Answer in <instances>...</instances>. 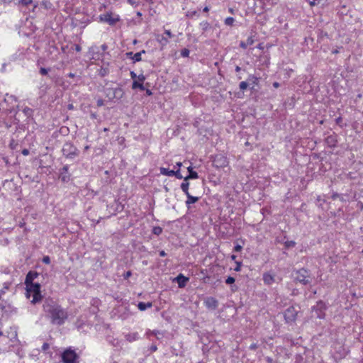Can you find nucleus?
Wrapping results in <instances>:
<instances>
[{
  "label": "nucleus",
  "instance_id": "f257e3e1",
  "mask_svg": "<svg viewBox=\"0 0 363 363\" xmlns=\"http://www.w3.org/2000/svg\"><path fill=\"white\" fill-rule=\"evenodd\" d=\"M39 277V274L34 271H30L28 273L26 277L24 284L26 286V297L31 299V303L35 304L42 300V295L40 292V285L38 282H34V280Z\"/></svg>",
  "mask_w": 363,
  "mask_h": 363
},
{
  "label": "nucleus",
  "instance_id": "f03ea898",
  "mask_svg": "<svg viewBox=\"0 0 363 363\" xmlns=\"http://www.w3.org/2000/svg\"><path fill=\"white\" fill-rule=\"evenodd\" d=\"M43 309L49 315L53 324L62 325L67 318V312L51 299L45 301Z\"/></svg>",
  "mask_w": 363,
  "mask_h": 363
},
{
  "label": "nucleus",
  "instance_id": "7ed1b4c3",
  "mask_svg": "<svg viewBox=\"0 0 363 363\" xmlns=\"http://www.w3.org/2000/svg\"><path fill=\"white\" fill-rule=\"evenodd\" d=\"M62 363H78L79 356L71 347L66 349L61 354Z\"/></svg>",
  "mask_w": 363,
  "mask_h": 363
},
{
  "label": "nucleus",
  "instance_id": "20e7f679",
  "mask_svg": "<svg viewBox=\"0 0 363 363\" xmlns=\"http://www.w3.org/2000/svg\"><path fill=\"white\" fill-rule=\"evenodd\" d=\"M79 150L71 143H66L62 148L63 155L67 158H74L79 155Z\"/></svg>",
  "mask_w": 363,
  "mask_h": 363
},
{
  "label": "nucleus",
  "instance_id": "39448f33",
  "mask_svg": "<svg viewBox=\"0 0 363 363\" xmlns=\"http://www.w3.org/2000/svg\"><path fill=\"white\" fill-rule=\"evenodd\" d=\"M99 18L100 21L107 23L110 26H113L120 21V16L112 12L101 14Z\"/></svg>",
  "mask_w": 363,
  "mask_h": 363
},
{
  "label": "nucleus",
  "instance_id": "423d86ee",
  "mask_svg": "<svg viewBox=\"0 0 363 363\" xmlns=\"http://www.w3.org/2000/svg\"><path fill=\"white\" fill-rule=\"evenodd\" d=\"M295 279L303 285L310 283L309 272L306 269L302 268L296 272Z\"/></svg>",
  "mask_w": 363,
  "mask_h": 363
},
{
  "label": "nucleus",
  "instance_id": "0eeeda50",
  "mask_svg": "<svg viewBox=\"0 0 363 363\" xmlns=\"http://www.w3.org/2000/svg\"><path fill=\"white\" fill-rule=\"evenodd\" d=\"M298 312L294 306L289 307L284 312V316L287 323H294L296 320Z\"/></svg>",
  "mask_w": 363,
  "mask_h": 363
},
{
  "label": "nucleus",
  "instance_id": "6e6552de",
  "mask_svg": "<svg viewBox=\"0 0 363 363\" xmlns=\"http://www.w3.org/2000/svg\"><path fill=\"white\" fill-rule=\"evenodd\" d=\"M213 165L216 168H223L228 165V158L223 155H216L213 160Z\"/></svg>",
  "mask_w": 363,
  "mask_h": 363
},
{
  "label": "nucleus",
  "instance_id": "1a4fd4ad",
  "mask_svg": "<svg viewBox=\"0 0 363 363\" xmlns=\"http://www.w3.org/2000/svg\"><path fill=\"white\" fill-rule=\"evenodd\" d=\"M325 304L323 301H320L312 308V311L315 313L316 318L323 319L325 317Z\"/></svg>",
  "mask_w": 363,
  "mask_h": 363
},
{
  "label": "nucleus",
  "instance_id": "9d476101",
  "mask_svg": "<svg viewBox=\"0 0 363 363\" xmlns=\"http://www.w3.org/2000/svg\"><path fill=\"white\" fill-rule=\"evenodd\" d=\"M145 79L146 78L144 74H141L138 75V79L136 80L135 79L133 82L132 89H139L141 91H144L145 87L143 86V82H145Z\"/></svg>",
  "mask_w": 363,
  "mask_h": 363
},
{
  "label": "nucleus",
  "instance_id": "9b49d317",
  "mask_svg": "<svg viewBox=\"0 0 363 363\" xmlns=\"http://www.w3.org/2000/svg\"><path fill=\"white\" fill-rule=\"evenodd\" d=\"M204 305L209 310H215L218 306V302L213 297H208L204 301Z\"/></svg>",
  "mask_w": 363,
  "mask_h": 363
},
{
  "label": "nucleus",
  "instance_id": "f8f14e48",
  "mask_svg": "<svg viewBox=\"0 0 363 363\" xmlns=\"http://www.w3.org/2000/svg\"><path fill=\"white\" fill-rule=\"evenodd\" d=\"M68 170H69L68 165H65L60 170V177L63 182H68L70 179V175L68 173Z\"/></svg>",
  "mask_w": 363,
  "mask_h": 363
},
{
  "label": "nucleus",
  "instance_id": "ddd939ff",
  "mask_svg": "<svg viewBox=\"0 0 363 363\" xmlns=\"http://www.w3.org/2000/svg\"><path fill=\"white\" fill-rule=\"evenodd\" d=\"M187 199L185 201V204L188 210L191 208V205L193 203H196L199 200V197L197 196H193L190 194L189 195H186Z\"/></svg>",
  "mask_w": 363,
  "mask_h": 363
},
{
  "label": "nucleus",
  "instance_id": "4468645a",
  "mask_svg": "<svg viewBox=\"0 0 363 363\" xmlns=\"http://www.w3.org/2000/svg\"><path fill=\"white\" fill-rule=\"evenodd\" d=\"M176 281L178 284L179 288H183L186 286L187 281H189V278L184 277L182 274H179L176 277Z\"/></svg>",
  "mask_w": 363,
  "mask_h": 363
},
{
  "label": "nucleus",
  "instance_id": "2eb2a0df",
  "mask_svg": "<svg viewBox=\"0 0 363 363\" xmlns=\"http://www.w3.org/2000/svg\"><path fill=\"white\" fill-rule=\"evenodd\" d=\"M187 170L189 174V175L185 177V180L196 179L199 178L198 173L193 170V168L191 166L188 167Z\"/></svg>",
  "mask_w": 363,
  "mask_h": 363
},
{
  "label": "nucleus",
  "instance_id": "dca6fc26",
  "mask_svg": "<svg viewBox=\"0 0 363 363\" xmlns=\"http://www.w3.org/2000/svg\"><path fill=\"white\" fill-rule=\"evenodd\" d=\"M263 281L265 284L271 285L274 282V277L270 273L266 272L263 274Z\"/></svg>",
  "mask_w": 363,
  "mask_h": 363
},
{
  "label": "nucleus",
  "instance_id": "f3484780",
  "mask_svg": "<svg viewBox=\"0 0 363 363\" xmlns=\"http://www.w3.org/2000/svg\"><path fill=\"white\" fill-rule=\"evenodd\" d=\"M145 50H142L141 52H136L133 54L132 52H128L127 55L132 56V60L134 62L141 61V55L143 53H145Z\"/></svg>",
  "mask_w": 363,
  "mask_h": 363
},
{
  "label": "nucleus",
  "instance_id": "a211bd4d",
  "mask_svg": "<svg viewBox=\"0 0 363 363\" xmlns=\"http://www.w3.org/2000/svg\"><path fill=\"white\" fill-rule=\"evenodd\" d=\"M189 180H185V177L184 178V182L181 184V189L182 191L185 194V195H189Z\"/></svg>",
  "mask_w": 363,
  "mask_h": 363
},
{
  "label": "nucleus",
  "instance_id": "6ab92c4d",
  "mask_svg": "<svg viewBox=\"0 0 363 363\" xmlns=\"http://www.w3.org/2000/svg\"><path fill=\"white\" fill-rule=\"evenodd\" d=\"M125 338L128 342H133L138 339V333H130L125 335Z\"/></svg>",
  "mask_w": 363,
  "mask_h": 363
},
{
  "label": "nucleus",
  "instance_id": "aec40b11",
  "mask_svg": "<svg viewBox=\"0 0 363 363\" xmlns=\"http://www.w3.org/2000/svg\"><path fill=\"white\" fill-rule=\"evenodd\" d=\"M152 306V302H147V303L139 302L138 304V308L141 311H143L146 310L147 308H150Z\"/></svg>",
  "mask_w": 363,
  "mask_h": 363
},
{
  "label": "nucleus",
  "instance_id": "412c9836",
  "mask_svg": "<svg viewBox=\"0 0 363 363\" xmlns=\"http://www.w3.org/2000/svg\"><path fill=\"white\" fill-rule=\"evenodd\" d=\"M160 174L162 175L168 176V177H174V170H169L167 168L161 167L160 169Z\"/></svg>",
  "mask_w": 363,
  "mask_h": 363
},
{
  "label": "nucleus",
  "instance_id": "4be33fe9",
  "mask_svg": "<svg viewBox=\"0 0 363 363\" xmlns=\"http://www.w3.org/2000/svg\"><path fill=\"white\" fill-rule=\"evenodd\" d=\"M108 91L113 93V97H121L122 96V89L121 88L111 89Z\"/></svg>",
  "mask_w": 363,
  "mask_h": 363
},
{
  "label": "nucleus",
  "instance_id": "5701e85b",
  "mask_svg": "<svg viewBox=\"0 0 363 363\" xmlns=\"http://www.w3.org/2000/svg\"><path fill=\"white\" fill-rule=\"evenodd\" d=\"M158 41L162 45V46H165L169 43L168 38L164 36H161L160 38H158Z\"/></svg>",
  "mask_w": 363,
  "mask_h": 363
},
{
  "label": "nucleus",
  "instance_id": "b1692460",
  "mask_svg": "<svg viewBox=\"0 0 363 363\" xmlns=\"http://www.w3.org/2000/svg\"><path fill=\"white\" fill-rule=\"evenodd\" d=\"M200 26L203 31H206L210 28V24L208 21H202L200 23Z\"/></svg>",
  "mask_w": 363,
  "mask_h": 363
},
{
  "label": "nucleus",
  "instance_id": "393cba45",
  "mask_svg": "<svg viewBox=\"0 0 363 363\" xmlns=\"http://www.w3.org/2000/svg\"><path fill=\"white\" fill-rule=\"evenodd\" d=\"M162 228L160 226L154 227L152 229V233L157 235H160L162 233Z\"/></svg>",
  "mask_w": 363,
  "mask_h": 363
},
{
  "label": "nucleus",
  "instance_id": "a878e982",
  "mask_svg": "<svg viewBox=\"0 0 363 363\" xmlns=\"http://www.w3.org/2000/svg\"><path fill=\"white\" fill-rule=\"evenodd\" d=\"M235 22V19L233 17H228L225 20V24L226 26H233Z\"/></svg>",
  "mask_w": 363,
  "mask_h": 363
},
{
  "label": "nucleus",
  "instance_id": "bb28decb",
  "mask_svg": "<svg viewBox=\"0 0 363 363\" xmlns=\"http://www.w3.org/2000/svg\"><path fill=\"white\" fill-rule=\"evenodd\" d=\"M284 245L286 248L294 247L296 245V242L293 240L286 241Z\"/></svg>",
  "mask_w": 363,
  "mask_h": 363
},
{
  "label": "nucleus",
  "instance_id": "cd10ccee",
  "mask_svg": "<svg viewBox=\"0 0 363 363\" xmlns=\"http://www.w3.org/2000/svg\"><path fill=\"white\" fill-rule=\"evenodd\" d=\"M248 84L246 82H241L239 84V87L241 90L244 91L245 89H247Z\"/></svg>",
  "mask_w": 363,
  "mask_h": 363
},
{
  "label": "nucleus",
  "instance_id": "c85d7f7f",
  "mask_svg": "<svg viewBox=\"0 0 363 363\" xmlns=\"http://www.w3.org/2000/svg\"><path fill=\"white\" fill-rule=\"evenodd\" d=\"M186 16L189 18H193L194 16H197V11H189Z\"/></svg>",
  "mask_w": 363,
  "mask_h": 363
},
{
  "label": "nucleus",
  "instance_id": "c756f323",
  "mask_svg": "<svg viewBox=\"0 0 363 363\" xmlns=\"http://www.w3.org/2000/svg\"><path fill=\"white\" fill-rule=\"evenodd\" d=\"M181 55L184 57H189V50L188 49H183L181 52Z\"/></svg>",
  "mask_w": 363,
  "mask_h": 363
},
{
  "label": "nucleus",
  "instance_id": "7c9ffc66",
  "mask_svg": "<svg viewBox=\"0 0 363 363\" xmlns=\"http://www.w3.org/2000/svg\"><path fill=\"white\" fill-rule=\"evenodd\" d=\"M174 177H176L177 179H182L183 176L180 173V169H177V170H174Z\"/></svg>",
  "mask_w": 363,
  "mask_h": 363
},
{
  "label": "nucleus",
  "instance_id": "2f4dec72",
  "mask_svg": "<svg viewBox=\"0 0 363 363\" xmlns=\"http://www.w3.org/2000/svg\"><path fill=\"white\" fill-rule=\"evenodd\" d=\"M234 282H235V278H233L232 277H228L225 280V283L227 284H233Z\"/></svg>",
  "mask_w": 363,
  "mask_h": 363
},
{
  "label": "nucleus",
  "instance_id": "473e14b6",
  "mask_svg": "<svg viewBox=\"0 0 363 363\" xmlns=\"http://www.w3.org/2000/svg\"><path fill=\"white\" fill-rule=\"evenodd\" d=\"M245 42L247 43V45H248V46H249V45H252L254 43L255 40H254L253 37L250 36V37L247 38V39Z\"/></svg>",
  "mask_w": 363,
  "mask_h": 363
},
{
  "label": "nucleus",
  "instance_id": "72a5a7b5",
  "mask_svg": "<svg viewBox=\"0 0 363 363\" xmlns=\"http://www.w3.org/2000/svg\"><path fill=\"white\" fill-rule=\"evenodd\" d=\"M43 262L46 264H49L50 263V257L49 256L43 257Z\"/></svg>",
  "mask_w": 363,
  "mask_h": 363
},
{
  "label": "nucleus",
  "instance_id": "f704fd0d",
  "mask_svg": "<svg viewBox=\"0 0 363 363\" xmlns=\"http://www.w3.org/2000/svg\"><path fill=\"white\" fill-rule=\"evenodd\" d=\"M248 79L252 80L253 84H257L258 80L257 77L254 75H250Z\"/></svg>",
  "mask_w": 363,
  "mask_h": 363
},
{
  "label": "nucleus",
  "instance_id": "c9c22d12",
  "mask_svg": "<svg viewBox=\"0 0 363 363\" xmlns=\"http://www.w3.org/2000/svg\"><path fill=\"white\" fill-rule=\"evenodd\" d=\"M108 69H103V68H101V69H100V72H99V73H100V74H101V76H103V77H104V76L106 75V74H108Z\"/></svg>",
  "mask_w": 363,
  "mask_h": 363
},
{
  "label": "nucleus",
  "instance_id": "e433bc0d",
  "mask_svg": "<svg viewBox=\"0 0 363 363\" xmlns=\"http://www.w3.org/2000/svg\"><path fill=\"white\" fill-rule=\"evenodd\" d=\"M164 34L167 36V38H171L173 37V35L169 30H165Z\"/></svg>",
  "mask_w": 363,
  "mask_h": 363
},
{
  "label": "nucleus",
  "instance_id": "4c0bfd02",
  "mask_svg": "<svg viewBox=\"0 0 363 363\" xmlns=\"http://www.w3.org/2000/svg\"><path fill=\"white\" fill-rule=\"evenodd\" d=\"M306 1H308L309 3V4L311 6H315L316 4H318V0H306Z\"/></svg>",
  "mask_w": 363,
  "mask_h": 363
},
{
  "label": "nucleus",
  "instance_id": "58836bf2",
  "mask_svg": "<svg viewBox=\"0 0 363 363\" xmlns=\"http://www.w3.org/2000/svg\"><path fill=\"white\" fill-rule=\"evenodd\" d=\"M50 348V345L47 342H45L42 346V350L43 351H47Z\"/></svg>",
  "mask_w": 363,
  "mask_h": 363
},
{
  "label": "nucleus",
  "instance_id": "ea45409f",
  "mask_svg": "<svg viewBox=\"0 0 363 363\" xmlns=\"http://www.w3.org/2000/svg\"><path fill=\"white\" fill-rule=\"evenodd\" d=\"M132 275V273L130 271H128L126 272L124 274H123V278L125 279H128L130 276Z\"/></svg>",
  "mask_w": 363,
  "mask_h": 363
},
{
  "label": "nucleus",
  "instance_id": "a19ab883",
  "mask_svg": "<svg viewBox=\"0 0 363 363\" xmlns=\"http://www.w3.org/2000/svg\"><path fill=\"white\" fill-rule=\"evenodd\" d=\"M48 71L45 68L41 67L40 69V73L42 75H46L48 74Z\"/></svg>",
  "mask_w": 363,
  "mask_h": 363
},
{
  "label": "nucleus",
  "instance_id": "79ce46f5",
  "mask_svg": "<svg viewBox=\"0 0 363 363\" xmlns=\"http://www.w3.org/2000/svg\"><path fill=\"white\" fill-rule=\"evenodd\" d=\"M242 249V247L240 245H236L235 247H234V250L235 252H240L241 251V250Z\"/></svg>",
  "mask_w": 363,
  "mask_h": 363
},
{
  "label": "nucleus",
  "instance_id": "37998d69",
  "mask_svg": "<svg viewBox=\"0 0 363 363\" xmlns=\"http://www.w3.org/2000/svg\"><path fill=\"white\" fill-rule=\"evenodd\" d=\"M240 46L242 48H243V49H246V48H247L248 45H247V43H246V42H243V41H242V42H240Z\"/></svg>",
  "mask_w": 363,
  "mask_h": 363
},
{
  "label": "nucleus",
  "instance_id": "c03bdc74",
  "mask_svg": "<svg viewBox=\"0 0 363 363\" xmlns=\"http://www.w3.org/2000/svg\"><path fill=\"white\" fill-rule=\"evenodd\" d=\"M130 77L133 79H138V76L137 74L133 72V71H131L130 73Z\"/></svg>",
  "mask_w": 363,
  "mask_h": 363
},
{
  "label": "nucleus",
  "instance_id": "a18cd8bd",
  "mask_svg": "<svg viewBox=\"0 0 363 363\" xmlns=\"http://www.w3.org/2000/svg\"><path fill=\"white\" fill-rule=\"evenodd\" d=\"M257 348V345L256 343H252L250 346V349L251 350H255Z\"/></svg>",
  "mask_w": 363,
  "mask_h": 363
},
{
  "label": "nucleus",
  "instance_id": "49530a36",
  "mask_svg": "<svg viewBox=\"0 0 363 363\" xmlns=\"http://www.w3.org/2000/svg\"><path fill=\"white\" fill-rule=\"evenodd\" d=\"M104 105V101L102 99H99L97 101V106H101Z\"/></svg>",
  "mask_w": 363,
  "mask_h": 363
},
{
  "label": "nucleus",
  "instance_id": "de8ad7c7",
  "mask_svg": "<svg viewBox=\"0 0 363 363\" xmlns=\"http://www.w3.org/2000/svg\"><path fill=\"white\" fill-rule=\"evenodd\" d=\"M82 50L81 46L79 45H75V50L77 52H80Z\"/></svg>",
  "mask_w": 363,
  "mask_h": 363
},
{
  "label": "nucleus",
  "instance_id": "09e8293b",
  "mask_svg": "<svg viewBox=\"0 0 363 363\" xmlns=\"http://www.w3.org/2000/svg\"><path fill=\"white\" fill-rule=\"evenodd\" d=\"M167 255L166 252L164 250H161L160 252V257H165Z\"/></svg>",
  "mask_w": 363,
  "mask_h": 363
},
{
  "label": "nucleus",
  "instance_id": "8fccbe9b",
  "mask_svg": "<svg viewBox=\"0 0 363 363\" xmlns=\"http://www.w3.org/2000/svg\"><path fill=\"white\" fill-rule=\"evenodd\" d=\"M235 271H240V263L237 262V267L235 269Z\"/></svg>",
  "mask_w": 363,
  "mask_h": 363
},
{
  "label": "nucleus",
  "instance_id": "3c124183",
  "mask_svg": "<svg viewBox=\"0 0 363 363\" xmlns=\"http://www.w3.org/2000/svg\"><path fill=\"white\" fill-rule=\"evenodd\" d=\"M182 163L181 162H178L176 163V167H177V169H180V167H182Z\"/></svg>",
  "mask_w": 363,
  "mask_h": 363
},
{
  "label": "nucleus",
  "instance_id": "603ef678",
  "mask_svg": "<svg viewBox=\"0 0 363 363\" xmlns=\"http://www.w3.org/2000/svg\"><path fill=\"white\" fill-rule=\"evenodd\" d=\"M273 86H274V88H278V87H279V82H274V83H273Z\"/></svg>",
  "mask_w": 363,
  "mask_h": 363
},
{
  "label": "nucleus",
  "instance_id": "864d4df0",
  "mask_svg": "<svg viewBox=\"0 0 363 363\" xmlns=\"http://www.w3.org/2000/svg\"><path fill=\"white\" fill-rule=\"evenodd\" d=\"M32 2H33V0H24V5L31 4Z\"/></svg>",
  "mask_w": 363,
  "mask_h": 363
},
{
  "label": "nucleus",
  "instance_id": "5fc2aeb1",
  "mask_svg": "<svg viewBox=\"0 0 363 363\" xmlns=\"http://www.w3.org/2000/svg\"><path fill=\"white\" fill-rule=\"evenodd\" d=\"M6 64H3L2 65V67H1V71L2 72H5L6 71Z\"/></svg>",
  "mask_w": 363,
  "mask_h": 363
},
{
  "label": "nucleus",
  "instance_id": "6e6d98bb",
  "mask_svg": "<svg viewBox=\"0 0 363 363\" xmlns=\"http://www.w3.org/2000/svg\"><path fill=\"white\" fill-rule=\"evenodd\" d=\"M146 94L148 95V96H150L152 95V91L150 90V89H147L146 90Z\"/></svg>",
  "mask_w": 363,
  "mask_h": 363
},
{
  "label": "nucleus",
  "instance_id": "4d7b16f0",
  "mask_svg": "<svg viewBox=\"0 0 363 363\" xmlns=\"http://www.w3.org/2000/svg\"><path fill=\"white\" fill-rule=\"evenodd\" d=\"M203 12H208L209 11V8L208 6H206L203 9Z\"/></svg>",
  "mask_w": 363,
  "mask_h": 363
},
{
  "label": "nucleus",
  "instance_id": "13d9d810",
  "mask_svg": "<svg viewBox=\"0 0 363 363\" xmlns=\"http://www.w3.org/2000/svg\"><path fill=\"white\" fill-rule=\"evenodd\" d=\"M236 257H237V256H236V255H232L230 256V258H231V259H232V260H235Z\"/></svg>",
  "mask_w": 363,
  "mask_h": 363
},
{
  "label": "nucleus",
  "instance_id": "bf43d9fd",
  "mask_svg": "<svg viewBox=\"0 0 363 363\" xmlns=\"http://www.w3.org/2000/svg\"><path fill=\"white\" fill-rule=\"evenodd\" d=\"M257 48H258V49H259V50H262V49H263V46H262V44H259V45H257Z\"/></svg>",
  "mask_w": 363,
  "mask_h": 363
},
{
  "label": "nucleus",
  "instance_id": "052dcab7",
  "mask_svg": "<svg viewBox=\"0 0 363 363\" xmlns=\"http://www.w3.org/2000/svg\"><path fill=\"white\" fill-rule=\"evenodd\" d=\"M68 77H71V78H73V77H74V74H73V73H69V74H68Z\"/></svg>",
  "mask_w": 363,
  "mask_h": 363
},
{
  "label": "nucleus",
  "instance_id": "680f3d73",
  "mask_svg": "<svg viewBox=\"0 0 363 363\" xmlns=\"http://www.w3.org/2000/svg\"><path fill=\"white\" fill-rule=\"evenodd\" d=\"M28 154H29L28 150H26V149H24V155H28Z\"/></svg>",
  "mask_w": 363,
  "mask_h": 363
},
{
  "label": "nucleus",
  "instance_id": "e2e57ef3",
  "mask_svg": "<svg viewBox=\"0 0 363 363\" xmlns=\"http://www.w3.org/2000/svg\"><path fill=\"white\" fill-rule=\"evenodd\" d=\"M235 71H236L237 72H240V67L239 66H237V67H235Z\"/></svg>",
  "mask_w": 363,
  "mask_h": 363
},
{
  "label": "nucleus",
  "instance_id": "0e129e2a",
  "mask_svg": "<svg viewBox=\"0 0 363 363\" xmlns=\"http://www.w3.org/2000/svg\"><path fill=\"white\" fill-rule=\"evenodd\" d=\"M228 11H229L230 13H233V9L230 8L228 9Z\"/></svg>",
  "mask_w": 363,
  "mask_h": 363
},
{
  "label": "nucleus",
  "instance_id": "69168bd1",
  "mask_svg": "<svg viewBox=\"0 0 363 363\" xmlns=\"http://www.w3.org/2000/svg\"><path fill=\"white\" fill-rule=\"evenodd\" d=\"M106 45H102V49H103L104 50H106Z\"/></svg>",
  "mask_w": 363,
  "mask_h": 363
},
{
  "label": "nucleus",
  "instance_id": "338daca9",
  "mask_svg": "<svg viewBox=\"0 0 363 363\" xmlns=\"http://www.w3.org/2000/svg\"><path fill=\"white\" fill-rule=\"evenodd\" d=\"M104 132H107V131H108V128H104Z\"/></svg>",
  "mask_w": 363,
  "mask_h": 363
},
{
  "label": "nucleus",
  "instance_id": "774afa93",
  "mask_svg": "<svg viewBox=\"0 0 363 363\" xmlns=\"http://www.w3.org/2000/svg\"><path fill=\"white\" fill-rule=\"evenodd\" d=\"M138 16H141V13L140 12H138Z\"/></svg>",
  "mask_w": 363,
  "mask_h": 363
}]
</instances>
